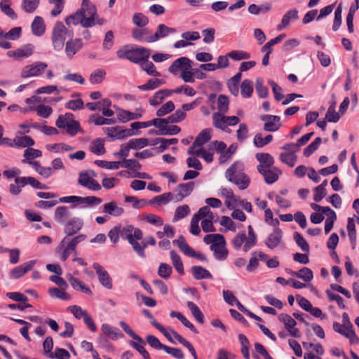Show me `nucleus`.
<instances>
[{"label": "nucleus", "mask_w": 359, "mask_h": 359, "mask_svg": "<svg viewBox=\"0 0 359 359\" xmlns=\"http://www.w3.org/2000/svg\"><path fill=\"white\" fill-rule=\"evenodd\" d=\"M121 168L130 169L134 173L142 167L141 164L135 159H123L121 161Z\"/></svg>", "instance_id": "62"}, {"label": "nucleus", "mask_w": 359, "mask_h": 359, "mask_svg": "<svg viewBox=\"0 0 359 359\" xmlns=\"http://www.w3.org/2000/svg\"><path fill=\"white\" fill-rule=\"evenodd\" d=\"M292 276L299 278L305 282H310L313 278V271L307 267H303L297 271L291 272Z\"/></svg>", "instance_id": "38"}, {"label": "nucleus", "mask_w": 359, "mask_h": 359, "mask_svg": "<svg viewBox=\"0 0 359 359\" xmlns=\"http://www.w3.org/2000/svg\"><path fill=\"white\" fill-rule=\"evenodd\" d=\"M271 9V4H264L260 6L256 5V4H251L248 7V11L251 14L254 15H258L260 13H266Z\"/></svg>", "instance_id": "60"}, {"label": "nucleus", "mask_w": 359, "mask_h": 359, "mask_svg": "<svg viewBox=\"0 0 359 359\" xmlns=\"http://www.w3.org/2000/svg\"><path fill=\"white\" fill-rule=\"evenodd\" d=\"M132 36L137 41H145L147 43L154 42L153 34L147 28L134 29L132 32Z\"/></svg>", "instance_id": "22"}, {"label": "nucleus", "mask_w": 359, "mask_h": 359, "mask_svg": "<svg viewBox=\"0 0 359 359\" xmlns=\"http://www.w3.org/2000/svg\"><path fill=\"white\" fill-rule=\"evenodd\" d=\"M165 81L163 79H150L147 83L140 85L138 88L143 90H154L163 85Z\"/></svg>", "instance_id": "43"}, {"label": "nucleus", "mask_w": 359, "mask_h": 359, "mask_svg": "<svg viewBox=\"0 0 359 359\" xmlns=\"http://www.w3.org/2000/svg\"><path fill=\"white\" fill-rule=\"evenodd\" d=\"M261 119L264 121V130L269 132L277 131L281 127L280 117L275 115H263Z\"/></svg>", "instance_id": "11"}, {"label": "nucleus", "mask_w": 359, "mask_h": 359, "mask_svg": "<svg viewBox=\"0 0 359 359\" xmlns=\"http://www.w3.org/2000/svg\"><path fill=\"white\" fill-rule=\"evenodd\" d=\"M256 158L260 163L259 165H262L264 169L270 168L274 163L273 158L268 153H258Z\"/></svg>", "instance_id": "36"}, {"label": "nucleus", "mask_w": 359, "mask_h": 359, "mask_svg": "<svg viewBox=\"0 0 359 359\" xmlns=\"http://www.w3.org/2000/svg\"><path fill=\"white\" fill-rule=\"evenodd\" d=\"M282 238L283 232L280 229L276 226L265 240V245L269 249H274L280 245Z\"/></svg>", "instance_id": "19"}, {"label": "nucleus", "mask_w": 359, "mask_h": 359, "mask_svg": "<svg viewBox=\"0 0 359 359\" xmlns=\"http://www.w3.org/2000/svg\"><path fill=\"white\" fill-rule=\"evenodd\" d=\"M174 245H176L178 248L187 256L191 257H196L200 261L206 262L207 258L205 255L201 252H196L194 250L191 248L187 243L183 236H179V238L172 241Z\"/></svg>", "instance_id": "7"}, {"label": "nucleus", "mask_w": 359, "mask_h": 359, "mask_svg": "<svg viewBox=\"0 0 359 359\" xmlns=\"http://www.w3.org/2000/svg\"><path fill=\"white\" fill-rule=\"evenodd\" d=\"M194 187V182H193L180 184L175 190V192L176 193L175 200L177 201H180L184 198L189 196L192 192Z\"/></svg>", "instance_id": "20"}, {"label": "nucleus", "mask_w": 359, "mask_h": 359, "mask_svg": "<svg viewBox=\"0 0 359 359\" xmlns=\"http://www.w3.org/2000/svg\"><path fill=\"white\" fill-rule=\"evenodd\" d=\"M83 221L77 217H74L69 219L65 225V233L67 236H70L76 234L83 227Z\"/></svg>", "instance_id": "21"}, {"label": "nucleus", "mask_w": 359, "mask_h": 359, "mask_svg": "<svg viewBox=\"0 0 359 359\" xmlns=\"http://www.w3.org/2000/svg\"><path fill=\"white\" fill-rule=\"evenodd\" d=\"M70 213L66 206L57 207L54 213L55 219L59 223H64L69 217Z\"/></svg>", "instance_id": "39"}, {"label": "nucleus", "mask_w": 359, "mask_h": 359, "mask_svg": "<svg viewBox=\"0 0 359 359\" xmlns=\"http://www.w3.org/2000/svg\"><path fill=\"white\" fill-rule=\"evenodd\" d=\"M238 339H239V341L241 344V351L243 357L245 358V359H250V353H249L250 342H249V340L243 334H238Z\"/></svg>", "instance_id": "56"}, {"label": "nucleus", "mask_w": 359, "mask_h": 359, "mask_svg": "<svg viewBox=\"0 0 359 359\" xmlns=\"http://www.w3.org/2000/svg\"><path fill=\"white\" fill-rule=\"evenodd\" d=\"M47 67L48 65L43 62L37 61L33 62L22 68L20 76L24 79L41 76L45 72Z\"/></svg>", "instance_id": "5"}, {"label": "nucleus", "mask_w": 359, "mask_h": 359, "mask_svg": "<svg viewBox=\"0 0 359 359\" xmlns=\"http://www.w3.org/2000/svg\"><path fill=\"white\" fill-rule=\"evenodd\" d=\"M170 332L174 334L175 338L183 346L187 347L189 351H190L191 354L194 357V359H198L196 355V352L195 351V348L191 345V343H189L188 341L184 339L180 334H179L176 331L174 330H170Z\"/></svg>", "instance_id": "40"}, {"label": "nucleus", "mask_w": 359, "mask_h": 359, "mask_svg": "<svg viewBox=\"0 0 359 359\" xmlns=\"http://www.w3.org/2000/svg\"><path fill=\"white\" fill-rule=\"evenodd\" d=\"M172 95L170 89H162L155 93L154 96L149 98V102L151 106L160 104L165 97Z\"/></svg>", "instance_id": "28"}, {"label": "nucleus", "mask_w": 359, "mask_h": 359, "mask_svg": "<svg viewBox=\"0 0 359 359\" xmlns=\"http://www.w3.org/2000/svg\"><path fill=\"white\" fill-rule=\"evenodd\" d=\"M253 93V83L251 80L245 79L243 81L241 86V95L245 98L251 97Z\"/></svg>", "instance_id": "44"}, {"label": "nucleus", "mask_w": 359, "mask_h": 359, "mask_svg": "<svg viewBox=\"0 0 359 359\" xmlns=\"http://www.w3.org/2000/svg\"><path fill=\"white\" fill-rule=\"evenodd\" d=\"M246 241H248V237L246 236L245 231H241L232 239L231 243L236 250H240L242 245H244L245 243H246Z\"/></svg>", "instance_id": "48"}, {"label": "nucleus", "mask_w": 359, "mask_h": 359, "mask_svg": "<svg viewBox=\"0 0 359 359\" xmlns=\"http://www.w3.org/2000/svg\"><path fill=\"white\" fill-rule=\"evenodd\" d=\"M67 35L72 37L73 32H69L62 22H56L51 34L52 44L55 50H61L63 48Z\"/></svg>", "instance_id": "4"}, {"label": "nucleus", "mask_w": 359, "mask_h": 359, "mask_svg": "<svg viewBox=\"0 0 359 359\" xmlns=\"http://www.w3.org/2000/svg\"><path fill=\"white\" fill-rule=\"evenodd\" d=\"M68 310L77 319L83 318V320L88 315V313L87 312V311L83 309L81 306H76V305L69 306Z\"/></svg>", "instance_id": "63"}, {"label": "nucleus", "mask_w": 359, "mask_h": 359, "mask_svg": "<svg viewBox=\"0 0 359 359\" xmlns=\"http://www.w3.org/2000/svg\"><path fill=\"white\" fill-rule=\"evenodd\" d=\"M142 69L145 71L149 75L154 76H161L160 72L156 70L155 66L152 62L149 61L148 59H145L141 62Z\"/></svg>", "instance_id": "51"}, {"label": "nucleus", "mask_w": 359, "mask_h": 359, "mask_svg": "<svg viewBox=\"0 0 359 359\" xmlns=\"http://www.w3.org/2000/svg\"><path fill=\"white\" fill-rule=\"evenodd\" d=\"M36 264L35 260H30L22 264L13 269L9 272V276L11 279H18L25 275L28 271L32 269Z\"/></svg>", "instance_id": "10"}, {"label": "nucleus", "mask_w": 359, "mask_h": 359, "mask_svg": "<svg viewBox=\"0 0 359 359\" xmlns=\"http://www.w3.org/2000/svg\"><path fill=\"white\" fill-rule=\"evenodd\" d=\"M191 67L192 61L187 57H182L172 63L168 71L174 75H178L185 83H192Z\"/></svg>", "instance_id": "3"}, {"label": "nucleus", "mask_w": 359, "mask_h": 359, "mask_svg": "<svg viewBox=\"0 0 359 359\" xmlns=\"http://www.w3.org/2000/svg\"><path fill=\"white\" fill-rule=\"evenodd\" d=\"M176 29L175 28L168 27L163 24H160L154 34H153L154 42L158 41L160 38L165 37L170 34L175 33Z\"/></svg>", "instance_id": "34"}, {"label": "nucleus", "mask_w": 359, "mask_h": 359, "mask_svg": "<svg viewBox=\"0 0 359 359\" xmlns=\"http://www.w3.org/2000/svg\"><path fill=\"white\" fill-rule=\"evenodd\" d=\"M248 241H246V243H245L243 250L244 252L249 251L252 247H254L257 244V236L253 230V228L251 225L248 226Z\"/></svg>", "instance_id": "37"}, {"label": "nucleus", "mask_w": 359, "mask_h": 359, "mask_svg": "<svg viewBox=\"0 0 359 359\" xmlns=\"http://www.w3.org/2000/svg\"><path fill=\"white\" fill-rule=\"evenodd\" d=\"M74 120V115L71 113H66L65 115H60L57 121L56 126L60 128H67V127Z\"/></svg>", "instance_id": "47"}, {"label": "nucleus", "mask_w": 359, "mask_h": 359, "mask_svg": "<svg viewBox=\"0 0 359 359\" xmlns=\"http://www.w3.org/2000/svg\"><path fill=\"white\" fill-rule=\"evenodd\" d=\"M66 277L74 290L77 291H81L87 294H92V291L90 289L79 279L74 277L72 274L67 273Z\"/></svg>", "instance_id": "25"}, {"label": "nucleus", "mask_w": 359, "mask_h": 359, "mask_svg": "<svg viewBox=\"0 0 359 359\" xmlns=\"http://www.w3.org/2000/svg\"><path fill=\"white\" fill-rule=\"evenodd\" d=\"M278 320L284 324L285 328L293 337H299L300 332L295 327L296 321L288 314L280 313L278 316Z\"/></svg>", "instance_id": "9"}, {"label": "nucleus", "mask_w": 359, "mask_h": 359, "mask_svg": "<svg viewBox=\"0 0 359 359\" xmlns=\"http://www.w3.org/2000/svg\"><path fill=\"white\" fill-rule=\"evenodd\" d=\"M95 163L100 168L108 170H117L121 168V161H107L103 160H96Z\"/></svg>", "instance_id": "54"}, {"label": "nucleus", "mask_w": 359, "mask_h": 359, "mask_svg": "<svg viewBox=\"0 0 359 359\" xmlns=\"http://www.w3.org/2000/svg\"><path fill=\"white\" fill-rule=\"evenodd\" d=\"M229 98L224 95H219L217 100V113L226 114L229 109Z\"/></svg>", "instance_id": "45"}, {"label": "nucleus", "mask_w": 359, "mask_h": 359, "mask_svg": "<svg viewBox=\"0 0 359 359\" xmlns=\"http://www.w3.org/2000/svg\"><path fill=\"white\" fill-rule=\"evenodd\" d=\"M170 254L173 266L180 274H183L184 266L180 257L174 250H171Z\"/></svg>", "instance_id": "53"}, {"label": "nucleus", "mask_w": 359, "mask_h": 359, "mask_svg": "<svg viewBox=\"0 0 359 359\" xmlns=\"http://www.w3.org/2000/svg\"><path fill=\"white\" fill-rule=\"evenodd\" d=\"M93 266L98 276V279L101 285L107 289H111L112 281L108 273L98 263H94Z\"/></svg>", "instance_id": "17"}, {"label": "nucleus", "mask_w": 359, "mask_h": 359, "mask_svg": "<svg viewBox=\"0 0 359 359\" xmlns=\"http://www.w3.org/2000/svg\"><path fill=\"white\" fill-rule=\"evenodd\" d=\"M32 33L37 36H42L46 31V25L41 17L36 16L32 23Z\"/></svg>", "instance_id": "32"}, {"label": "nucleus", "mask_w": 359, "mask_h": 359, "mask_svg": "<svg viewBox=\"0 0 359 359\" xmlns=\"http://www.w3.org/2000/svg\"><path fill=\"white\" fill-rule=\"evenodd\" d=\"M221 194L225 197V205L229 210H233L235 206L238 205L239 199H238L233 194L231 189L227 188L221 189Z\"/></svg>", "instance_id": "24"}, {"label": "nucleus", "mask_w": 359, "mask_h": 359, "mask_svg": "<svg viewBox=\"0 0 359 359\" xmlns=\"http://www.w3.org/2000/svg\"><path fill=\"white\" fill-rule=\"evenodd\" d=\"M298 18V11L297 9H292L288 11L283 16L280 25L277 26L278 30H282L288 27L291 20Z\"/></svg>", "instance_id": "31"}, {"label": "nucleus", "mask_w": 359, "mask_h": 359, "mask_svg": "<svg viewBox=\"0 0 359 359\" xmlns=\"http://www.w3.org/2000/svg\"><path fill=\"white\" fill-rule=\"evenodd\" d=\"M212 125L223 131L230 133L231 130L228 128L226 125V119L224 114L214 113L212 114Z\"/></svg>", "instance_id": "30"}, {"label": "nucleus", "mask_w": 359, "mask_h": 359, "mask_svg": "<svg viewBox=\"0 0 359 359\" xmlns=\"http://www.w3.org/2000/svg\"><path fill=\"white\" fill-rule=\"evenodd\" d=\"M123 212V208L121 206H118L115 201L105 203L103 205L102 212L114 217L121 216Z\"/></svg>", "instance_id": "27"}, {"label": "nucleus", "mask_w": 359, "mask_h": 359, "mask_svg": "<svg viewBox=\"0 0 359 359\" xmlns=\"http://www.w3.org/2000/svg\"><path fill=\"white\" fill-rule=\"evenodd\" d=\"M181 131L179 126L175 125H165V127L156 132L158 135H174L178 134Z\"/></svg>", "instance_id": "57"}, {"label": "nucleus", "mask_w": 359, "mask_h": 359, "mask_svg": "<svg viewBox=\"0 0 359 359\" xmlns=\"http://www.w3.org/2000/svg\"><path fill=\"white\" fill-rule=\"evenodd\" d=\"M189 213H190V208L188 205H180L175 210V215L172 218V222L179 221V220L184 218Z\"/></svg>", "instance_id": "49"}, {"label": "nucleus", "mask_w": 359, "mask_h": 359, "mask_svg": "<svg viewBox=\"0 0 359 359\" xmlns=\"http://www.w3.org/2000/svg\"><path fill=\"white\" fill-rule=\"evenodd\" d=\"M191 272L193 276L196 280L212 278V276L211 275V273L206 269L200 266H192Z\"/></svg>", "instance_id": "35"}, {"label": "nucleus", "mask_w": 359, "mask_h": 359, "mask_svg": "<svg viewBox=\"0 0 359 359\" xmlns=\"http://www.w3.org/2000/svg\"><path fill=\"white\" fill-rule=\"evenodd\" d=\"M34 53V47L31 44L24 46L15 50L8 51V55L9 57H14L15 59L22 57H28Z\"/></svg>", "instance_id": "23"}, {"label": "nucleus", "mask_w": 359, "mask_h": 359, "mask_svg": "<svg viewBox=\"0 0 359 359\" xmlns=\"http://www.w3.org/2000/svg\"><path fill=\"white\" fill-rule=\"evenodd\" d=\"M144 315L150 320V323L154 326L156 329H158L170 341H172V337L170 332L167 330V328H165L163 325L158 323L153 315L150 313L149 310L144 309L142 311Z\"/></svg>", "instance_id": "29"}, {"label": "nucleus", "mask_w": 359, "mask_h": 359, "mask_svg": "<svg viewBox=\"0 0 359 359\" xmlns=\"http://www.w3.org/2000/svg\"><path fill=\"white\" fill-rule=\"evenodd\" d=\"M150 55V50L140 47L130 49L129 60L134 63L142 62L145 59H148Z\"/></svg>", "instance_id": "18"}, {"label": "nucleus", "mask_w": 359, "mask_h": 359, "mask_svg": "<svg viewBox=\"0 0 359 359\" xmlns=\"http://www.w3.org/2000/svg\"><path fill=\"white\" fill-rule=\"evenodd\" d=\"M0 8L1 11L8 15L11 19L17 18V15L15 11L11 8V3L9 0H3L0 3Z\"/></svg>", "instance_id": "59"}, {"label": "nucleus", "mask_w": 359, "mask_h": 359, "mask_svg": "<svg viewBox=\"0 0 359 359\" xmlns=\"http://www.w3.org/2000/svg\"><path fill=\"white\" fill-rule=\"evenodd\" d=\"M128 142L134 150H139L149 145V140L144 137L130 139Z\"/></svg>", "instance_id": "52"}, {"label": "nucleus", "mask_w": 359, "mask_h": 359, "mask_svg": "<svg viewBox=\"0 0 359 359\" xmlns=\"http://www.w3.org/2000/svg\"><path fill=\"white\" fill-rule=\"evenodd\" d=\"M78 182L80 185L93 191H100L101 185L87 172L79 174Z\"/></svg>", "instance_id": "14"}, {"label": "nucleus", "mask_w": 359, "mask_h": 359, "mask_svg": "<svg viewBox=\"0 0 359 359\" xmlns=\"http://www.w3.org/2000/svg\"><path fill=\"white\" fill-rule=\"evenodd\" d=\"M120 236L123 239H126L129 241L133 238L142 240L143 233L140 229L134 228L132 225H126L123 228L121 227Z\"/></svg>", "instance_id": "12"}, {"label": "nucleus", "mask_w": 359, "mask_h": 359, "mask_svg": "<svg viewBox=\"0 0 359 359\" xmlns=\"http://www.w3.org/2000/svg\"><path fill=\"white\" fill-rule=\"evenodd\" d=\"M210 249L214 252L215 259L224 260L228 256V250L226 248V241L223 236L219 241L211 245Z\"/></svg>", "instance_id": "15"}, {"label": "nucleus", "mask_w": 359, "mask_h": 359, "mask_svg": "<svg viewBox=\"0 0 359 359\" xmlns=\"http://www.w3.org/2000/svg\"><path fill=\"white\" fill-rule=\"evenodd\" d=\"M211 139L210 130L205 129L202 130L192 145L188 149V154L190 155H199L201 153L203 145L207 143Z\"/></svg>", "instance_id": "6"}, {"label": "nucleus", "mask_w": 359, "mask_h": 359, "mask_svg": "<svg viewBox=\"0 0 359 359\" xmlns=\"http://www.w3.org/2000/svg\"><path fill=\"white\" fill-rule=\"evenodd\" d=\"M15 146L18 147H28L34 144V140L29 136H16L13 139Z\"/></svg>", "instance_id": "42"}, {"label": "nucleus", "mask_w": 359, "mask_h": 359, "mask_svg": "<svg viewBox=\"0 0 359 359\" xmlns=\"http://www.w3.org/2000/svg\"><path fill=\"white\" fill-rule=\"evenodd\" d=\"M90 150L96 155H102L105 153L104 141L97 138L95 140L90 146Z\"/></svg>", "instance_id": "50"}, {"label": "nucleus", "mask_w": 359, "mask_h": 359, "mask_svg": "<svg viewBox=\"0 0 359 359\" xmlns=\"http://www.w3.org/2000/svg\"><path fill=\"white\" fill-rule=\"evenodd\" d=\"M101 330L104 335L113 340H116L123 337L122 333L118 332L117 329L113 327L109 324H102Z\"/></svg>", "instance_id": "33"}, {"label": "nucleus", "mask_w": 359, "mask_h": 359, "mask_svg": "<svg viewBox=\"0 0 359 359\" xmlns=\"http://www.w3.org/2000/svg\"><path fill=\"white\" fill-rule=\"evenodd\" d=\"M257 170L262 174L267 184H273L278 179L280 170L276 168L264 169L262 165H257Z\"/></svg>", "instance_id": "16"}, {"label": "nucleus", "mask_w": 359, "mask_h": 359, "mask_svg": "<svg viewBox=\"0 0 359 359\" xmlns=\"http://www.w3.org/2000/svg\"><path fill=\"white\" fill-rule=\"evenodd\" d=\"M42 155L41 151L39 149H36L34 148H27L24 151L23 156L25 159L22 160L23 163H27L29 164V161H33L32 160L41 157Z\"/></svg>", "instance_id": "46"}, {"label": "nucleus", "mask_w": 359, "mask_h": 359, "mask_svg": "<svg viewBox=\"0 0 359 359\" xmlns=\"http://www.w3.org/2000/svg\"><path fill=\"white\" fill-rule=\"evenodd\" d=\"M105 133L112 140H122L134 134L132 130L123 129L120 126L107 128Z\"/></svg>", "instance_id": "13"}, {"label": "nucleus", "mask_w": 359, "mask_h": 359, "mask_svg": "<svg viewBox=\"0 0 359 359\" xmlns=\"http://www.w3.org/2000/svg\"><path fill=\"white\" fill-rule=\"evenodd\" d=\"M65 22L67 25H77L81 24L83 27H91L95 25H102L106 22V20L100 18L99 15L93 17L87 14V11L79 8L74 13L68 15L65 18Z\"/></svg>", "instance_id": "1"}, {"label": "nucleus", "mask_w": 359, "mask_h": 359, "mask_svg": "<svg viewBox=\"0 0 359 359\" xmlns=\"http://www.w3.org/2000/svg\"><path fill=\"white\" fill-rule=\"evenodd\" d=\"M243 163L236 161L225 172L226 178L241 190L245 189L250 183V178L243 172Z\"/></svg>", "instance_id": "2"}, {"label": "nucleus", "mask_w": 359, "mask_h": 359, "mask_svg": "<svg viewBox=\"0 0 359 359\" xmlns=\"http://www.w3.org/2000/svg\"><path fill=\"white\" fill-rule=\"evenodd\" d=\"M333 330L348 338L351 344H358L359 342V339L353 330V325L349 320H347V323H344L343 325L334 322L333 323Z\"/></svg>", "instance_id": "8"}, {"label": "nucleus", "mask_w": 359, "mask_h": 359, "mask_svg": "<svg viewBox=\"0 0 359 359\" xmlns=\"http://www.w3.org/2000/svg\"><path fill=\"white\" fill-rule=\"evenodd\" d=\"M187 307L191 311L192 315L196 318V320L200 323H204V316L199 308L192 302H187Z\"/></svg>", "instance_id": "55"}, {"label": "nucleus", "mask_w": 359, "mask_h": 359, "mask_svg": "<svg viewBox=\"0 0 359 359\" xmlns=\"http://www.w3.org/2000/svg\"><path fill=\"white\" fill-rule=\"evenodd\" d=\"M118 119L122 123L137 119L141 117V114L130 112L129 111L119 109L117 113Z\"/></svg>", "instance_id": "41"}, {"label": "nucleus", "mask_w": 359, "mask_h": 359, "mask_svg": "<svg viewBox=\"0 0 359 359\" xmlns=\"http://www.w3.org/2000/svg\"><path fill=\"white\" fill-rule=\"evenodd\" d=\"M83 46L81 39H71L66 43L65 53L69 57L75 55Z\"/></svg>", "instance_id": "26"}, {"label": "nucleus", "mask_w": 359, "mask_h": 359, "mask_svg": "<svg viewBox=\"0 0 359 359\" xmlns=\"http://www.w3.org/2000/svg\"><path fill=\"white\" fill-rule=\"evenodd\" d=\"M280 158L284 163L287 164L290 167L294 166L297 161V156L294 153H281L280 154Z\"/></svg>", "instance_id": "61"}, {"label": "nucleus", "mask_w": 359, "mask_h": 359, "mask_svg": "<svg viewBox=\"0 0 359 359\" xmlns=\"http://www.w3.org/2000/svg\"><path fill=\"white\" fill-rule=\"evenodd\" d=\"M236 148L237 147L234 144L230 145L227 149L226 148L219 156V158L218 159L219 163L223 164L226 163L235 153Z\"/></svg>", "instance_id": "58"}, {"label": "nucleus", "mask_w": 359, "mask_h": 359, "mask_svg": "<svg viewBox=\"0 0 359 359\" xmlns=\"http://www.w3.org/2000/svg\"><path fill=\"white\" fill-rule=\"evenodd\" d=\"M48 357L56 359H69L70 355L67 350L62 348H56L53 353H50Z\"/></svg>", "instance_id": "64"}]
</instances>
